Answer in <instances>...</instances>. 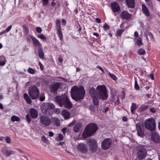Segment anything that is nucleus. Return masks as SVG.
Listing matches in <instances>:
<instances>
[{
  "mask_svg": "<svg viewBox=\"0 0 160 160\" xmlns=\"http://www.w3.org/2000/svg\"><path fill=\"white\" fill-rule=\"evenodd\" d=\"M24 98L27 103L30 104L32 101L31 99L29 97L27 93H25L23 95Z\"/></svg>",
  "mask_w": 160,
  "mask_h": 160,
  "instance_id": "obj_26",
  "label": "nucleus"
},
{
  "mask_svg": "<svg viewBox=\"0 0 160 160\" xmlns=\"http://www.w3.org/2000/svg\"><path fill=\"white\" fill-rule=\"evenodd\" d=\"M134 36L135 37H138V32L136 31L134 32Z\"/></svg>",
  "mask_w": 160,
  "mask_h": 160,
  "instance_id": "obj_64",
  "label": "nucleus"
},
{
  "mask_svg": "<svg viewBox=\"0 0 160 160\" xmlns=\"http://www.w3.org/2000/svg\"><path fill=\"white\" fill-rule=\"evenodd\" d=\"M138 53L140 55H143L145 54V51L143 49L141 48L138 50Z\"/></svg>",
  "mask_w": 160,
  "mask_h": 160,
  "instance_id": "obj_36",
  "label": "nucleus"
},
{
  "mask_svg": "<svg viewBox=\"0 0 160 160\" xmlns=\"http://www.w3.org/2000/svg\"><path fill=\"white\" fill-rule=\"evenodd\" d=\"M108 74L111 78L114 80H116L117 79V78L114 74L110 72H108Z\"/></svg>",
  "mask_w": 160,
  "mask_h": 160,
  "instance_id": "obj_39",
  "label": "nucleus"
},
{
  "mask_svg": "<svg viewBox=\"0 0 160 160\" xmlns=\"http://www.w3.org/2000/svg\"><path fill=\"white\" fill-rule=\"evenodd\" d=\"M26 118L27 120V122L28 123H29L31 121V119L30 117V116L29 114H27L26 116Z\"/></svg>",
  "mask_w": 160,
  "mask_h": 160,
  "instance_id": "obj_51",
  "label": "nucleus"
},
{
  "mask_svg": "<svg viewBox=\"0 0 160 160\" xmlns=\"http://www.w3.org/2000/svg\"><path fill=\"white\" fill-rule=\"evenodd\" d=\"M30 114L31 117L33 118H37L38 116V112L34 108H31L30 109Z\"/></svg>",
  "mask_w": 160,
  "mask_h": 160,
  "instance_id": "obj_20",
  "label": "nucleus"
},
{
  "mask_svg": "<svg viewBox=\"0 0 160 160\" xmlns=\"http://www.w3.org/2000/svg\"><path fill=\"white\" fill-rule=\"evenodd\" d=\"M71 96L72 98L76 101L80 100L84 98L85 92L82 86L79 88L75 86L71 88Z\"/></svg>",
  "mask_w": 160,
  "mask_h": 160,
  "instance_id": "obj_2",
  "label": "nucleus"
},
{
  "mask_svg": "<svg viewBox=\"0 0 160 160\" xmlns=\"http://www.w3.org/2000/svg\"><path fill=\"white\" fill-rule=\"evenodd\" d=\"M28 71L29 73L32 74L34 73L35 72V70L31 68H28Z\"/></svg>",
  "mask_w": 160,
  "mask_h": 160,
  "instance_id": "obj_43",
  "label": "nucleus"
},
{
  "mask_svg": "<svg viewBox=\"0 0 160 160\" xmlns=\"http://www.w3.org/2000/svg\"><path fill=\"white\" fill-rule=\"evenodd\" d=\"M97 68L100 70L102 72H104V70L100 66H98L97 67Z\"/></svg>",
  "mask_w": 160,
  "mask_h": 160,
  "instance_id": "obj_56",
  "label": "nucleus"
},
{
  "mask_svg": "<svg viewBox=\"0 0 160 160\" xmlns=\"http://www.w3.org/2000/svg\"><path fill=\"white\" fill-rule=\"evenodd\" d=\"M6 59L5 57L3 56H0V65L3 66L6 63Z\"/></svg>",
  "mask_w": 160,
  "mask_h": 160,
  "instance_id": "obj_28",
  "label": "nucleus"
},
{
  "mask_svg": "<svg viewBox=\"0 0 160 160\" xmlns=\"http://www.w3.org/2000/svg\"><path fill=\"white\" fill-rule=\"evenodd\" d=\"M53 121L55 125L58 127L60 126V120L57 118H53Z\"/></svg>",
  "mask_w": 160,
  "mask_h": 160,
  "instance_id": "obj_29",
  "label": "nucleus"
},
{
  "mask_svg": "<svg viewBox=\"0 0 160 160\" xmlns=\"http://www.w3.org/2000/svg\"><path fill=\"white\" fill-rule=\"evenodd\" d=\"M29 36L32 39L33 44L35 46L38 47L40 46V43L32 35H29Z\"/></svg>",
  "mask_w": 160,
  "mask_h": 160,
  "instance_id": "obj_22",
  "label": "nucleus"
},
{
  "mask_svg": "<svg viewBox=\"0 0 160 160\" xmlns=\"http://www.w3.org/2000/svg\"><path fill=\"white\" fill-rule=\"evenodd\" d=\"M145 36L148 41H154V38L153 35L151 32H146L144 33Z\"/></svg>",
  "mask_w": 160,
  "mask_h": 160,
  "instance_id": "obj_17",
  "label": "nucleus"
},
{
  "mask_svg": "<svg viewBox=\"0 0 160 160\" xmlns=\"http://www.w3.org/2000/svg\"><path fill=\"white\" fill-rule=\"evenodd\" d=\"M136 44L139 46H140L143 44L141 39L139 38L137 40Z\"/></svg>",
  "mask_w": 160,
  "mask_h": 160,
  "instance_id": "obj_42",
  "label": "nucleus"
},
{
  "mask_svg": "<svg viewBox=\"0 0 160 160\" xmlns=\"http://www.w3.org/2000/svg\"><path fill=\"white\" fill-rule=\"evenodd\" d=\"M87 144L89 146V149L91 152H96L98 145L95 139L92 138L88 139L87 141Z\"/></svg>",
  "mask_w": 160,
  "mask_h": 160,
  "instance_id": "obj_7",
  "label": "nucleus"
},
{
  "mask_svg": "<svg viewBox=\"0 0 160 160\" xmlns=\"http://www.w3.org/2000/svg\"><path fill=\"white\" fill-rule=\"evenodd\" d=\"M38 52L39 57L42 59H44L45 58V57H44V54L42 49L41 48L39 47L38 48Z\"/></svg>",
  "mask_w": 160,
  "mask_h": 160,
  "instance_id": "obj_25",
  "label": "nucleus"
},
{
  "mask_svg": "<svg viewBox=\"0 0 160 160\" xmlns=\"http://www.w3.org/2000/svg\"><path fill=\"white\" fill-rule=\"evenodd\" d=\"M138 107L137 105L135 103L132 102V106H131V112L132 114L134 113V111Z\"/></svg>",
  "mask_w": 160,
  "mask_h": 160,
  "instance_id": "obj_27",
  "label": "nucleus"
},
{
  "mask_svg": "<svg viewBox=\"0 0 160 160\" xmlns=\"http://www.w3.org/2000/svg\"><path fill=\"white\" fill-rule=\"evenodd\" d=\"M48 108L53 110L55 108V105L52 103H50L48 104Z\"/></svg>",
  "mask_w": 160,
  "mask_h": 160,
  "instance_id": "obj_44",
  "label": "nucleus"
},
{
  "mask_svg": "<svg viewBox=\"0 0 160 160\" xmlns=\"http://www.w3.org/2000/svg\"><path fill=\"white\" fill-rule=\"evenodd\" d=\"M111 139L109 138H106L102 143V148L103 150H107L111 147Z\"/></svg>",
  "mask_w": 160,
  "mask_h": 160,
  "instance_id": "obj_10",
  "label": "nucleus"
},
{
  "mask_svg": "<svg viewBox=\"0 0 160 160\" xmlns=\"http://www.w3.org/2000/svg\"><path fill=\"white\" fill-rule=\"evenodd\" d=\"M98 129L97 125L95 123H91L87 125L82 133L84 139L93 135Z\"/></svg>",
  "mask_w": 160,
  "mask_h": 160,
  "instance_id": "obj_3",
  "label": "nucleus"
},
{
  "mask_svg": "<svg viewBox=\"0 0 160 160\" xmlns=\"http://www.w3.org/2000/svg\"><path fill=\"white\" fill-rule=\"evenodd\" d=\"M146 2H147L148 6H149L150 8L151 9H152L153 8V5L151 1L150 0H147Z\"/></svg>",
  "mask_w": 160,
  "mask_h": 160,
  "instance_id": "obj_40",
  "label": "nucleus"
},
{
  "mask_svg": "<svg viewBox=\"0 0 160 160\" xmlns=\"http://www.w3.org/2000/svg\"><path fill=\"white\" fill-rule=\"evenodd\" d=\"M150 111L152 113H155L156 111L154 108H152L150 109Z\"/></svg>",
  "mask_w": 160,
  "mask_h": 160,
  "instance_id": "obj_57",
  "label": "nucleus"
},
{
  "mask_svg": "<svg viewBox=\"0 0 160 160\" xmlns=\"http://www.w3.org/2000/svg\"><path fill=\"white\" fill-rule=\"evenodd\" d=\"M61 114L66 119L70 118V113L66 110H63Z\"/></svg>",
  "mask_w": 160,
  "mask_h": 160,
  "instance_id": "obj_21",
  "label": "nucleus"
},
{
  "mask_svg": "<svg viewBox=\"0 0 160 160\" xmlns=\"http://www.w3.org/2000/svg\"><path fill=\"white\" fill-rule=\"evenodd\" d=\"M76 122V121L75 120H74L71 123H70L68 125V127H71L72 126H73L74 124Z\"/></svg>",
  "mask_w": 160,
  "mask_h": 160,
  "instance_id": "obj_52",
  "label": "nucleus"
},
{
  "mask_svg": "<svg viewBox=\"0 0 160 160\" xmlns=\"http://www.w3.org/2000/svg\"><path fill=\"white\" fill-rule=\"evenodd\" d=\"M39 66L40 67V69L41 70H43V66L42 65V64L41 63V62H39Z\"/></svg>",
  "mask_w": 160,
  "mask_h": 160,
  "instance_id": "obj_59",
  "label": "nucleus"
},
{
  "mask_svg": "<svg viewBox=\"0 0 160 160\" xmlns=\"http://www.w3.org/2000/svg\"><path fill=\"white\" fill-rule=\"evenodd\" d=\"M42 140L44 143L47 142L48 141V139L45 137L44 135H43L42 137Z\"/></svg>",
  "mask_w": 160,
  "mask_h": 160,
  "instance_id": "obj_48",
  "label": "nucleus"
},
{
  "mask_svg": "<svg viewBox=\"0 0 160 160\" xmlns=\"http://www.w3.org/2000/svg\"><path fill=\"white\" fill-rule=\"evenodd\" d=\"M57 31L58 37L61 40L62 38V34L61 29L57 30Z\"/></svg>",
  "mask_w": 160,
  "mask_h": 160,
  "instance_id": "obj_38",
  "label": "nucleus"
},
{
  "mask_svg": "<svg viewBox=\"0 0 160 160\" xmlns=\"http://www.w3.org/2000/svg\"><path fill=\"white\" fill-rule=\"evenodd\" d=\"M62 132L63 134L65 135L66 131V132H69V130L67 129V128H64L62 129Z\"/></svg>",
  "mask_w": 160,
  "mask_h": 160,
  "instance_id": "obj_46",
  "label": "nucleus"
},
{
  "mask_svg": "<svg viewBox=\"0 0 160 160\" xmlns=\"http://www.w3.org/2000/svg\"><path fill=\"white\" fill-rule=\"evenodd\" d=\"M23 28L24 32H25V34H28L29 33V30L28 27L25 25H24L23 26Z\"/></svg>",
  "mask_w": 160,
  "mask_h": 160,
  "instance_id": "obj_35",
  "label": "nucleus"
},
{
  "mask_svg": "<svg viewBox=\"0 0 160 160\" xmlns=\"http://www.w3.org/2000/svg\"><path fill=\"white\" fill-rule=\"evenodd\" d=\"M56 27L57 30L61 29L60 20L58 19L56 20Z\"/></svg>",
  "mask_w": 160,
  "mask_h": 160,
  "instance_id": "obj_31",
  "label": "nucleus"
},
{
  "mask_svg": "<svg viewBox=\"0 0 160 160\" xmlns=\"http://www.w3.org/2000/svg\"><path fill=\"white\" fill-rule=\"evenodd\" d=\"M38 37L41 39L44 40L46 39V37L43 34H39L38 35Z\"/></svg>",
  "mask_w": 160,
  "mask_h": 160,
  "instance_id": "obj_49",
  "label": "nucleus"
},
{
  "mask_svg": "<svg viewBox=\"0 0 160 160\" xmlns=\"http://www.w3.org/2000/svg\"><path fill=\"white\" fill-rule=\"evenodd\" d=\"M113 100H115V103L117 104H118L120 103L119 98L116 95L114 96Z\"/></svg>",
  "mask_w": 160,
  "mask_h": 160,
  "instance_id": "obj_37",
  "label": "nucleus"
},
{
  "mask_svg": "<svg viewBox=\"0 0 160 160\" xmlns=\"http://www.w3.org/2000/svg\"><path fill=\"white\" fill-rule=\"evenodd\" d=\"M12 27V25H10L8 26V28H6V29L5 30L6 32H8L11 29Z\"/></svg>",
  "mask_w": 160,
  "mask_h": 160,
  "instance_id": "obj_54",
  "label": "nucleus"
},
{
  "mask_svg": "<svg viewBox=\"0 0 160 160\" xmlns=\"http://www.w3.org/2000/svg\"><path fill=\"white\" fill-rule=\"evenodd\" d=\"M148 106L145 105H142L139 107V109L141 111H143L145 110Z\"/></svg>",
  "mask_w": 160,
  "mask_h": 160,
  "instance_id": "obj_34",
  "label": "nucleus"
},
{
  "mask_svg": "<svg viewBox=\"0 0 160 160\" xmlns=\"http://www.w3.org/2000/svg\"><path fill=\"white\" fill-rule=\"evenodd\" d=\"M134 87L135 89L137 90H138L140 89V87L138 85L137 82L136 80L135 81Z\"/></svg>",
  "mask_w": 160,
  "mask_h": 160,
  "instance_id": "obj_47",
  "label": "nucleus"
},
{
  "mask_svg": "<svg viewBox=\"0 0 160 160\" xmlns=\"http://www.w3.org/2000/svg\"><path fill=\"white\" fill-rule=\"evenodd\" d=\"M28 94L30 98L34 100L38 98L39 95V91L35 85H32L28 88Z\"/></svg>",
  "mask_w": 160,
  "mask_h": 160,
  "instance_id": "obj_5",
  "label": "nucleus"
},
{
  "mask_svg": "<svg viewBox=\"0 0 160 160\" xmlns=\"http://www.w3.org/2000/svg\"><path fill=\"white\" fill-rule=\"evenodd\" d=\"M96 22L98 23H100L101 22V21L100 19H99V18H96Z\"/></svg>",
  "mask_w": 160,
  "mask_h": 160,
  "instance_id": "obj_61",
  "label": "nucleus"
},
{
  "mask_svg": "<svg viewBox=\"0 0 160 160\" xmlns=\"http://www.w3.org/2000/svg\"><path fill=\"white\" fill-rule=\"evenodd\" d=\"M136 128L137 131L138 135L141 137L143 138L145 135L144 131L142 130V125L141 123H137L136 124Z\"/></svg>",
  "mask_w": 160,
  "mask_h": 160,
  "instance_id": "obj_14",
  "label": "nucleus"
},
{
  "mask_svg": "<svg viewBox=\"0 0 160 160\" xmlns=\"http://www.w3.org/2000/svg\"><path fill=\"white\" fill-rule=\"evenodd\" d=\"M36 30L38 32L40 33L42 32V29L41 28L37 27L36 28Z\"/></svg>",
  "mask_w": 160,
  "mask_h": 160,
  "instance_id": "obj_53",
  "label": "nucleus"
},
{
  "mask_svg": "<svg viewBox=\"0 0 160 160\" xmlns=\"http://www.w3.org/2000/svg\"><path fill=\"white\" fill-rule=\"evenodd\" d=\"M11 120L13 122L19 121L20 120V119L18 117L15 115H13L11 118Z\"/></svg>",
  "mask_w": 160,
  "mask_h": 160,
  "instance_id": "obj_32",
  "label": "nucleus"
},
{
  "mask_svg": "<svg viewBox=\"0 0 160 160\" xmlns=\"http://www.w3.org/2000/svg\"><path fill=\"white\" fill-rule=\"evenodd\" d=\"M103 28L105 31H106L107 30H108L110 29L109 26L106 23L104 24Z\"/></svg>",
  "mask_w": 160,
  "mask_h": 160,
  "instance_id": "obj_41",
  "label": "nucleus"
},
{
  "mask_svg": "<svg viewBox=\"0 0 160 160\" xmlns=\"http://www.w3.org/2000/svg\"><path fill=\"white\" fill-rule=\"evenodd\" d=\"M60 83L58 82L51 84L50 86V92L54 94H57V90L60 88Z\"/></svg>",
  "mask_w": 160,
  "mask_h": 160,
  "instance_id": "obj_11",
  "label": "nucleus"
},
{
  "mask_svg": "<svg viewBox=\"0 0 160 160\" xmlns=\"http://www.w3.org/2000/svg\"><path fill=\"white\" fill-rule=\"evenodd\" d=\"M111 6L112 10L114 12H118L120 10V8L118 4L116 2L111 3Z\"/></svg>",
  "mask_w": 160,
  "mask_h": 160,
  "instance_id": "obj_16",
  "label": "nucleus"
},
{
  "mask_svg": "<svg viewBox=\"0 0 160 160\" xmlns=\"http://www.w3.org/2000/svg\"><path fill=\"white\" fill-rule=\"evenodd\" d=\"M45 98L44 97H40V100L41 101H43L45 100Z\"/></svg>",
  "mask_w": 160,
  "mask_h": 160,
  "instance_id": "obj_63",
  "label": "nucleus"
},
{
  "mask_svg": "<svg viewBox=\"0 0 160 160\" xmlns=\"http://www.w3.org/2000/svg\"><path fill=\"white\" fill-rule=\"evenodd\" d=\"M89 93L95 106L98 105L99 99L105 100L108 98L107 90L104 85H98L96 90L93 88H91Z\"/></svg>",
  "mask_w": 160,
  "mask_h": 160,
  "instance_id": "obj_1",
  "label": "nucleus"
},
{
  "mask_svg": "<svg viewBox=\"0 0 160 160\" xmlns=\"http://www.w3.org/2000/svg\"><path fill=\"white\" fill-rule=\"evenodd\" d=\"M55 100L61 107L64 105L65 108L68 109H71L72 107V104L66 95L62 97L57 96L55 98Z\"/></svg>",
  "mask_w": 160,
  "mask_h": 160,
  "instance_id": "obj_4",
  "label": "nucleus"
},
{
  "mask_svg": "<svg viewBox=\"0 0 160 160\" xmlns=\"http://www.w3.org/2000/svg\"><path fill=\"white\" fill-rule=\"evenodd\" d=\"M142 10L144 13L147 16L149 17L150 16V13L148 9L146 7L144 4L142 5Z\"/></svg>",
  "mask_w": 160,
  "mask_h": 160,
  "instance_id": "obj_24",
  "label": "nucleus"
},
{
  "mask_svg": "<svg viewBox=\"0 0 160 160\" xmlns=\"http://www.w3.org/2000/svg\"><path fill=\"white\" fill-rule=\"evenodd\" d=\"M43 6H46L48 4V0H41Z\"/></svg>",
  "mask_w": 160,
  "mask_h": 160,
  "instance_id": "obj_45",
  "label": "nucleus"
},
{
  "mask_svg": "<svg viewBox=\"0 0 160 160\" xmlns=\"http://www.w3.org/2000/svg\"><path fill=\"white\" fill-rule=\"evenodd\" d=\"M40 122L46 126H48L51 123L50 119L45 116H42L40 118Z\"/></svg>",
  "mask_w": 160,
  "mask_h": 160,
  "instance_id": "obj_13",
  "label": "nucleus"
},
{
  "mask_svg": "<svg viewBox=\"0 0 160 160\" xmlns=\"http://www.w3.org/2000/svg\"><path fill=\"white\" fill-rule=\"evenodd\" d=\"M54 135L53 133L51 131L49 132V136L50 137H52Z\"/></svg>",
  "mask_w": 160,
  "mask_h": 160,
  "instance_id": "obj_60",
  "label": "nucleus"
},
{
  "mask_svg": "<svg viewBox=\"0 0 160 160\" xmlns=\"http://www.w3.org/2000/svg\"><path fill=\"white\" fill-rule=\"evenodd\" d=\"M145 125L146 128L149 130H154L156 127L155 122L154 120L152 118H149L146 120Z\"/></svg>",
  "mask_w": 160,
  "mask_h": 160,
  "instance_id": "obj_6",
  "label": "nucleus"
},
{
  "mask_svg": "<svg viewBox=\"0 0 160 160\" xmlns=\"http://www.w3.org/2000/svg\"><path fill=\"white\" fill-rule=\"evenodd\" d=\"M76 148L79 152L84 154L87 153L88 151V149L87 145L84 143H78Z\"/></svg>",
  "mask_w": 160,
  "mask_h": 160,
  "instance_id": "obj_8",
  "label": "nucleus"
},
{
  "mask_svg": "<svg viewBox=\"0 0 160 160\" xmlns=\"http://www.w3.org/2000/svg\"><path fill=\"white\" fill-rule=\"evenodd\" d=\"M5 140L7 143H11V139L9 137L7 136L5 138Z\"/></svg>",
  "mask_w": 160,
  "mask_h": 160,
  "instance_id": "obj_50",
  "label": "nucleus"
},
{
  "mask_svg": "<svg viewBox=\"0 0 160 160\" xmlns=\"http://www.w3.org/2000/svg\"><path fill=\"white\" fill-rule=\"evenodd\" d=\"M122 120L124 122H126L127 120V118L125 116H123L122 117Z\"/></svg>",
  "mask_w": 160,
  "mask_h": 160,
  "instance_id": "obj_62",
  "label": "nucleus"
},
{
  "mask_svg": "<svg viewBox=\"0 0 160 160\" xmlns=\"http://www.w3.org/2000/svg\"><path fill=\"white\" fill-rule=\"evenodd\" d=\"M82 126L81 123L80 122L77 123L73 127L74 131L76 132H78L80 131Z\"/></svg>",
  "mask_w": 160,
  "mask_h": 160,
  "instance_id": "obj_23",
  "label": "nucleus"
},
{
  "mask_svg": "<svg viewBox=\"0 0 160 160\" xmlns=\"http://www.w3.org/2000/svg\"><path fill=\"white\" fill-rule=\"evenodd\" d=\"M137 157L139 160H142L145 158L147 156V151L144 148L139 149L137 153Z\"/></svg>",
  "mask_w": 160,
  "mask_h": 160,
  "instance_id": "obj_9",
  "label": "nucleus"
},
{
  "mask_svg": "<svg viewBox=\"0 0 160 160\" xmlns=\"http://www.w3.org/2000/svg\"><path fill=\"white\" fill-rule=\"evenodd\" d=\"M1 151L3 154L7 157H9L11 155H14L15 153L14 151L9 149L6 147L2 148Z\"/></svg>",
  "mask_w": 160,
  "mask_h": 160,
  "instance_id": "obj_12",
  "label": "nucleus"
},
{
  "mask_svg": "<svg viewBox=\"0 0 160 160\" xmlns=\"http://www.w3.org/2000/svg\"><path fill=\"white\" fill-rule=\"evenodd\" d=\"M124 31V29H120L118 30L116 32V35L118 36L121 37Z\"/></svg>",
  "mask_w": 160,
  "mask_h": 160,
  "instance_id": "obj_30",
  "label": "nucleus"
},
{
  "mask_svg": "<svg viewBox=\"0 0 160 160\" xmlns=\"http://www.w3.org/2000/svg\"><path fill=\"white\" fill-rule=\"evenodd\" d=\"M62 24L63 25L65 26L66 24V20L64 19H62Z\"/></svg>",
  "mask_w": 160,
  "mask_h": 160,
  "instance_id": "obj_58",
  "label": "nucleus"
},
{
  "mask_svg": "<svg viewBox=\"0 0 160 160\" xmlns=\"http://www.w3.org/2000/svg\"><path fill=\"white\" fill-rule=\"evenodd\" d=\"M54 112L58 114L60 113V109L58 108H54Z\"/></svg>",
  "mask_w": 160,
  "mask_h": 160,
  "instance_id": "obj_55",
  "label": "nucleus"
},
{
  "mask_svg": "<svg viewBox=\"0 0 160 160\" xmlns=\"http://www.w3.org/2000/svg\"><path fill=\"white\" fill-rule=\"evenodd\" d=\"M57 141H62L63 139V136L62 134H59L58 136L56 138Z\"/></svg>",
  "mask_w": 160,
  "mask_h": 160,
  "instance_id": "obj_33",
  "label": "nucleus"
},
{
  "mask_svg": "<svg viewBox=\"0 0 160 160\" xmlns=\"http://www.w3.org/2000/svg\"><path fill=\"white\" fill-rule=\"evenodd\" d=\"M151 139L152 141L155 143H158L160 142V138L156 132H154L152 133Z\"/></svg>",
  "mask_w": 160,
  "mask_h": 160,
  "instance_id": "obj_15",
  "label": "nucleus"
},
{
  "mask_svg": "<svg viewBox=\"0 0 160 160\" xmlns=\"http://www.w3.org/2000/svg\"><path fill=\"white\" fill-rule=\"evenodd\" d=\"M127 5L128 8H134L135 7V0H125Z\"/></svg>",
  "mask_w": 160,
  "mask_h": 160,
  "instance_id": "obj_18",
  "label": "nucleus"
},
{
  "mask_svg": "<svg viewBox=\"0 0 160 160\" xmlns=\"http://www.w3.org/2000/svg\"><path fill=\"white\" fill-rule=\"evenodd\" d=\"M121 18L124 19H128L130 18L131 15L128 12L123 11L121 14Z\"/></svg>",
  "mask_w": 160,
  "mask_h": 160,
  "instance_id": "obj_19",
  "label": "nucleus"
}]
</instances>
